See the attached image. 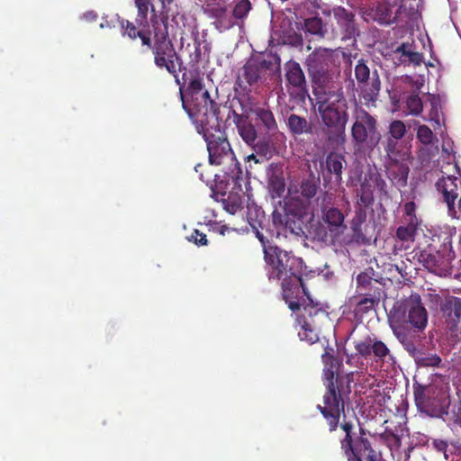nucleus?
Listing matches in <instances>:
<instances>
[{
  "label": "nucleus",
  "mask_w": 461,
  "mask_h": 461,
  "mask_svg": "<svg viewBox=\"0 0 461 461\" xmlns=\"http://www.w3.org/2000/svg\"><path fill=\"white\" fill-rule=\"evenodd\" d=\"M303 321H310L312 324H316L315 318L327 319L328 313L325 310L318 305L309 303L303 308Z\"/></svg>",
  "instance_id": "nucleus-37"
},
{
  "label": "nucleus",
  "mask_w": 461,
  "mask_h": 461,
  "mask_svg": "<svg viewBox=\"0 0 461 461\" xmlns=\"http://www.w3.org/2000/svg\"><path fill=\"white\" fill-rule=\"evenodd\" d=\"M366 220V209L359 202L357 203L354 211V216L351 220L350 225L353 235L359 238L363 235L362 225Z\"/></svg>",
  "instance_id": "nucleus-33"
},
{
  "label": "nucleus",
  "mask_w": 461,
  "mask_h": 461,
  "mask_svg": "<svg viewBox=\"0 0 461 461\" xmlns=\"http://www.w3.org/2000/svg\"><path fill=\"white\" fill-rule=\"evenodd\" d=\"M285 78L294 88L301 92L307 91L305 75L298 62L290 60L285 64Z\"/></svg>",
  "instance_id": "nucleus-24"
},
{
  "label": "nucleus",
  "mask_w": 461,
  "mask_h": 461,
  "mask_svg": "<svg viewBox=\"0 0 461 461\" xmlns=\"http://www.w3.org/2000/svg\"><path fill=\"white\" fill-rule=\"evenodd\" d=\"M417 138L421 143L429 145L433 142L434 134L429 127L427 125H420L417 131Z\"/></svg>",
  "instance_id": "nucleus-49"
},
{
  "label": "nucleus",
  "mask_w": 461,
  "mask_h": 461,
  "mask_svg": "<svg viewBox=\"0 0 461 461\" xmlns=\"http://www.w3.org/2000/svg\"><path fill=\"white\" fill-rule=\"evenodd\" d=\"M333 15L341 31L342 40L353 38L357 31L355 14L342 6H338L333 9Z\"/></svg>",
  "instance_id": "nucleus-19"
},
{
  "label": "nucleus",
  "mask_w": 461,
  "mask_h": 461,
  "mask_svg": "<svg viewBox=\"0 0 461 461\" xmlns=\"http://www.w3.org/2000/svg\"><path fill=\"white\" fill-rule=\"evenodd\" d=\"M273 222L276 226H285L286 229H290L293 233H298L302 230L301 225L296 224L294 220L289 219L286 212L283 215L277 210H275L272 213Z\"/></svg>",
  "instance_id": "nucleus-35"
},
{
  "label": "nucleus",
  "mask_w": 461,
  "mask_h": 461,
  "mask_svg": "<svg viewBox=\"0 0 461 461\" xmlns=\"http://www.w3.org/2000/svg\"><path fill=\"white\" fill-rule=\"evenodd\" d=\"M256 119L260 122L267 131H275L277 130V123L273 113L265 107H257L253 111Z\"/></svg>",
  "instance_id": "nucleus-32"
},
{
  "label": "nucleus",
  "mask_w": 461,
  "mask_h": 461,
  "mask_svg": "<svg viewBox=\"0 0 461 461\" xmlns=\"http://www.w3.org/2000/svg\"><path fill=\"white\" fill-rule=\"evenodd\" d=\"M367 19L376 22L380 25H390L396 21L393 14L392 6L386 2H378L365 12Z\"/></svg>",
  "instance_id": "nucleus-22"
},
{
  "label": "nucleus",
  "mask_w": 461,
  "mask_h": 461,
  "mask_svg": "<svg viewBox=\"0 0 461 461\" xmlns=\"http://www.w3.org/2000/svg\"><path fill=\"white\" fill-rule=\"evenodd\" d=\"M440 311L450 330H457L461 321V298L449 296L440 304Z\"/></svg>",
  "instance_id": "nucleus-18"
},
{
  "label": "nucleus",
  "mask_w": 461,
  "mask_h": 461,
  "mask_svg": "<svg viewBox=\"0 0 461 461\" xmlns=\"http://www.w3.org/2000/svg\"><path fill=\"white\" fill-rule=\"evenodd\" d=\"M411 50L409 49V43H402L399 47H397L395 52L400 53L402 56L405 57Z\"/></svg>",
  "instance_id": "nucleus-63"
},
{
  "label": "nucleus",
  "mask_w": 461,
  "mask_h": 461,
  "mask_svg": "<svg viewBox=\"0 0 461 461\" xmlns=\"http://www.w3.org/2000/svg\"><path fill=\"white\" fill-rule=\"evenodd\" d=\"M194 48L202 49L203 55L209 56L211 51V43L207 41V32H203L202 35H199L198 32H193Z\"/></svg>",
  "instance_id": "nucleus-47"
},
{
  "label": "nucleus",
  "mask_w": 461,
  "mask_h": 461,
  "mask_svg": "<svg viewBox=\"0 0 461 461\" xmlns=\"http://www.w3.org/2000/svg\"><path fill=\"white\" fill-rule=\"evenodd\" d=\"M419 366L438 367L441 364V358L437 354L420 352L415 359Z\"/></svg>",
  "instance_id": "nucleus-39"
},
{
  "label": "nucleus",
  "mask_w": 461,
  "mask_h": 461,
  "mask_svg": "<svg viewBox=\"0 0 461 461\" xmlns=\"http://www.w3.org/2000/svg\"><path fill=\"white\" fill-rule=\"evenodd\" d=\"M314 231H315L314 238L318 239L319 240H322V241H324L326 240L328 233H327L326 229L323 226H321V225L318 226Z\"/></svg>",
  "instance_id": "nucleus-59"
},
{
  "label": "nucleus",
  "mask_w": 461,
  "mask_h": 461,
  "mask_svg": "<svg viewBox=\"0 0 461 461\" xmlns=\"http://www.w3.org/2000/svg\"><path fill=\"white\" fill-rule=\"evenodd\" d=\"M354 348L357 353L364 358L373 357L377 363H384L389 360L394 362V357L389 348L375 336L368 335L363 339L356 340Z\"/></svg>",
  "instance_id": "nucleus-16"
},
{
  "label": "nucleus",
  "mask_w": 461,
  "mask_h": 461,
  "mask_svg": "<svg viewBox=\"0 0 461 461\" xmlns=\"http://www.w3.org/2000/svg\"><path fill=\"white\" fill-rule=\"evenodd\" d=\"M455 258L452 243L448 237L446 238L441 249L435 252L423 251L420 255V261L429 272L442 275L451 269V263Z\"/></svg>",
  "instance_id": "nucleus-14"
},
{
  "label": "nucleus",
  "mask_w": 461,
  "mask_h": 461,
  "mask_svg": "<svg viewBox=\"0 0 461 461\" xmlns=\"http://www.w3.org/2000/svg\"><path fill=\"white\" fill-rule=\"evenodd\" d=\"M389 321L410 324L422 331L428 323V313L419 294H411L402 303H396L389 313Z\"/></svg>",
  "instance_id": "nucleus-10"
},
{
  "label": "nucleus",
  "mask_w": 461,
  "mask_h": 461,
  "mask_svg": "<svg viewBox=\"0 0 461 461\" xmlns=\"http://www.w3.org/2000/svg\"><path fill=\"white\" fill-rule=\"evenodd\" d=\"M284 210L289 219L303 221L309 213V205L300 198L292 197L285 202Z\"/></svg>",
  "instance_id": "nucleus-28"
},
{
  "label": "nucleus",
  "mask_w": 461,
  "mask_h": 461,
  "mask_svg": "<svg viewBox=\"0 0 461 461\" xmlns=\"http://www.w3.org/2000/svg\"><path fill=\"white\" fill-rule=\"evenodd\" d=\"M263 252L268 280L280 284L282 294L286 300L291 294L299 293L300 288L306 294L302 278L303 261L301 258L276 245L264 246Z\"/></svg>",
  "instance_id": "nucleus-2"
},
{
  "label": "nucleus",
  "mask_w": 461,
  "mask_h": 461,
  "mask_svg": "<svg viewBox=\"0 0 461 461\" xmlns=\"http://www.w3.org/2000/svg\"><path fill=\"white\" fill-rule=\"evenodd\" d=\"M331 202L332 194H329L327 191H321L316 199V204L323 214V221L328 224L329 230L332 236L337 238L344 233L347 230V225L344 223L345 216L339 209L335 207L329 208Z\"/></svg>",
  "instance_id": "nucleus-15"
},
{
  "label": "nucleus",
  "mask_w": 461,
  "mask_h": 461,
  "mask_svg": "<svg viewBox=\"0 0 461 461\" xmlns=\"http://www.w3.org/2000/svg\"><path fill=\"white\" fill-rule=\"evenodd\" d=\"M332 351V348H326L321 356L324 364L322 378L326 392L323 395V405H317L330 433L339 428L340 415L344 413L346 402L349 400L351 393L350 376L339 374L341 363L334 357Z\"/></svg>",
  "instance_id": "nucleus-1"
},
{
  "label": "nucleus",
  "mask_w": 461,
  "mask_h": 461,
  "mask_svg": "<svg viewBox=\"0 0 461 461\" xmlns=\"http://www.w3.org/2000/svg\"><path fill=\"white\" fill-rule=\"evenodd\" d=\"M402 221L404 224H406L417 230L420 229V227L421 226V223H422V220L418 214L402 217Z\"/></svg>",
  "instance_id": "nucleus-52"
},
{
  "label": "nucleus",
  "mask_w": 461,
  "mask_h": 461,
  "mask_svg": "<svg viewBox=\"0 0 461 461\" xmlns=\"http://www.w3.org/2000/svg\"><path fill=\"white\" fill-rule=\"evenodd\" d=\"M404 348L408 351V353L416 359V357L420 354V350H418L414 345V343L410 340L403 345Z\"/></svg>",
  "instance_id": "nucleus-58"
},
{
  "label": "nucleus",
  "mask_w": 461,
  "mask_h": 461,
  "mask_svg": "<svg viewBox=\"0 0 461 461\" xmlns=\"http://www.w3.org/2000/svg\"><path fill=\"white\" fill-rule=\"evenodd\" d=\"M315 107L325 127L327 140L334 147L346 142V126L348 122V104L341 90H329L316 94Z\"/></svg>",
  "instance_id": "nucleus-4"
},
{
  "label": "nucleus",
  "mask_w": 461,
  "mask_h": 461,
  "mask_svg": "<svg viewBox=\"0 0 461 461\" xmlns=\"http://www.w3.org/2000/svg\"><path fill=\"white\" fill-rule=\"evenodd\" d=\"M371 277L366 273H360L357 276V287L366 288L369 285H371Z\"/></svg>",
  "instance_id": "nucleus-55"
},
{
  "label": "nucleus",
  "mask_w": 461,
  "mask_h": 461,
  "mask_svg": "<svg viewBox=\"0 0 461 461\" xmlns=\"http://www.w3.org/2000/svg\"><path fill=\"white\" fill-rule=\"evenodd\" d=\"M162 23L163 31L155 27V41L150 48L154 56V64L159 69H165L172 75L176 78V82L180 85L178 71L182 68L183 61L169 39L167 23L164 21Z\"/></svg>",
  "instance_id": "nucleus-8"
},
{
  "label": "nucleus",
  "mask_w": 461,
  "mask_h": 461,
  "mask_svg": "<svg viewBox=\"0 0 461 461\" xmlns=\"http://www.w3.org/2000/svg\"><path fill=\"white\" fill-rule=\"evenodd\" d=\"M373 194H367L366 193H361L357 203H360L365 208L370 203Z\"/></svg>",
  "instance_id": "nucleus-60"
},
{
  "label": "nucleus",
  "mask_w": 461,
  "mask_h": 461,
  "mask_svg": "<svg viewBox=\"0 0 461 461\" xmlns=\"http://www.w3.org/2000/svg\"><path fill=\"white\" fill-rule=\"evenodd\" d=\"M409 59V61L413 63L414 65H420L422 62V54L416 52V51H411L406 56Z\"/></svg>",
  "instance_id": "nucleus-57"
},
{
  "label": "nucleus",
  "mask_w": 461,
  "mask_h": 461,
  "mask_svg": "<svg viewBox=\"0 0 461 461\" xmlns=\"http://www.w3.org/2000/svg\"><path fill=\"white\" fill-rule=\"evenodd\" d=\"M411 164H385L386 176L396 188L401 189L407 185Z\"/></svg>",
  "instance_id": "nucleus-23"
},
{
  "label": "nucleus",
  "mask_w": 461,
  "mask_h": 461,
  "mask_svg": "<svg viewBox=\"0 0 461 461\" xmlns=\"http://www.w3.org/2000/svg\"><path fill=\"white\" fill-rule=\"evenodd\" d=\"M372 176H375V183L377 187V189L381 193L386 194V183L385 181L381 177L379 174H370V179H372Z\"/></svg>",
  "instance_id": "nucleus-56"
},
{
  "label": "nucleus",
  "mask_w": 461,
  "mask_h": 461,
  "mask_svg": "<svg viewBox=\"0 0 461 461\" xmlns=\"http://www.w3.org/2000/svg\"><path fill=\"white\" fill-rule=\"evenodd\" d=\"M339 427L345 432L340 439V448L348 461H384L380 452H376L366 436L364 429H360L359 435L353 437L354 425L344 418Z\"/></svg>",
  "instance_id": "nucleus-7"
},
{
  "label": "nucleus",
  "mask_w": 461,
  "mask_h": 461,
  "mask_svg": "<svg viewBox=\"0 0 461 461\" xmlns=\"http://www.w3.org/2000/svg\"><path fill=\"white\" fill-rule=\"evenodd\" d=\"M417 214V205L413 201H410L403 205L402 217L411 216Z\"/></svg>",
  "instance_id": "nucleus-54"
},
{
  "label": "nucleus",
  "mask_w": 461,
  "mask_h": 461,
  "mask_svg": "<svg viewBox=\"0 0 461 461\" xmlns=\"http://www.w3.org/2000/svg\"><path fill=\"white\" fill-rule=\"evenodd\" d=\"M230 179L228 178V181ZM233 184V189H237L236 191H231L227 194L226 198H222V205L223 208L230 212V214H235L237 212L241 211L243 209V195L244 191L242 190V186L240 181L243 180L242 176L235 181L230 179Z\"/></svg>",
  "instance_id": "nucleus-25"
},
{
  "label": "nucleus",
  "mask_w": 461,
  "mask_h": 461,
  "mask_svg": "<svg viewBox=\"0 0 461 461\" xmlns=\"http://www.w3.org/2000/svg\"><path fill=\"white\" fill-rule=\"evenodd\" d=\"M285 38H286V40H285L286 43L293 47L299 48V47H302L303 44V38L301 33L293 32L287 34L285 36Z\"/></svg>",
  "instance_id": "nucleus-50"
},
{
  "label": "nucleus",
  "mask_w": 461,
  "mask_h": 461,
  "mask_svg": "<svg viewBox=\"0 0 461 461\" xmlns=\"http://www.w3.org/2000/svg\"><path fill=\"white\" fill-rule=\"evenodd\" d=\"M350 133L354 148L358 150L372 151L381 140L376 117L359 105L353 112Z\"/></svg>",
  "instance_id": "nucleus-6"
},
{
  "label": "nucleus",
  "mask_w": 461,
  "mask_h": 461,
  "mask_svg": "<svg viewBox=\"0 0 461 461\" xmlns=\"http://www.w3.org/2000/svg\"><path fill=\"white\" fill-rule=\"evenodd\" d=\"M406 126L403 122L400 120H393L388 127V133L390 137L387 140H399L402 139L406 134Z\"/></svg>",
  "instance_id": "nucleus-41"
},
{
  "label": "nucleus",
  "mask_w": 461,
  "mask_h": 461,
  "mask_svg": "<svg viewBox=\"0 0 461 461\" xmlns=\"http://www.w3.org/2000/svg\"><path fill=\"white\" fill-rule=\"evenodd\" d=\"M135 5L138 8V14L136 18L137 23L140 24V26L143 25L144 27H148V12L149 6H152L149 0H134Z\"/></svg>",
  "instance_id": "nucleus-40"
},
{
  "label": "nucleus",
  "mask_w": 461,
  "mask_h": 461,
  "mask_svg": "<svg viewBox=\"0 0 461 461\" xmlns=\"http://www.w3.org/2000/svg\"><path fill=\"white\" fill-rule=\"evenodd\" d=\"M300 189L303 198L307 200L313 198L320 189V178L311 175L302 181Z\"/></svg>",
  "instance_id": "nucleus-34"
},
{
  "label": "nucleus",
  "mask_w": 461,
  "mask_h": 461,
  "mask_svg": "<svg viewBox=\"0 0 461 461\" xmlns=\"http://www.w3.org/2000/svg\"><path fill=\"white\" fill-rule=\"evenodd\" d=\"M285 185L282 167L272 165L268 174V188L272 198L282 197L285 191Z\"/></svg>",
  "instance_id": "nucleus-27"
},
{
  "label": "nucleus",
  "mask_w": 461,
  "mask_h": 461,
  "mask_svg": "<svg viewBox=\"0 0 461 461\" xmlns=\"http://www.w3.org/2000/svg\"><path fill=\"white\" fill-rule=\"evenodd\" d=\"M384 151L386 154L385 164L412 162L411 150L402 147V145L396 140H386Z\"/></svg>",
  "instance_id": "nucleus-21"
},
{
  "label": "nucleus",
  "mask_w": 461,
  "mask_h": 461,
  "mask_svg": "<svg viewBox=\"0 0 461 461\" xmlns=\"http://www.w3.org/2000/svg\"><path fill=\"white\" fill-rule=\"evenodd\" d=\"M390 326L393 331V334L396 336V338L399 339V341L404 345L406 342L410 341L411 339L408 338V335L404 329V324L402 322H394L392 321H389Z\"/></svg>",
  "instance_id": "nucleus-48"
},
{
  "label": "nucleus",
  "mask_w": 461,
  "mask_h": 461,
  "mask_svg": "<svg viewBox=\"0 0 461 461\" xmlns=\"http://www.w3.org/2000/svg\"><path fill=\"white\" fill-rule=\"evenodd\" d=\"M203 53V50L202 49L194 48V51L189 54V63L191 66H196L200 63Z\"/></svg>",
  "instance_id": "nucleus-53"
},
{
  "label": "nucleus",
  "mask_w": 461,
  "mask_h": 461,
  "mask_svg": "<svg viewBox=\"0 0 461 461\" xmlns=\"http://www.w3.org/2000/svg\"><path fill=\"white\" fill-rule=\"evenodd\" d=\"M217 2L218 1L204 3L203 5V12L210 18L219 20L225 16L227 13V7L224 5H220Z\"/></svg>",
  "instance_id": "nucleus-38"
},
{
  "label": "nucleus",
  "mask_w": 461,
  "mask_h": 461,
  "mask_svg": "<svg viewBox=\"0 0 461 461\" xmlns=\"http://www.w3.org/2000/svg\"><path fill=\"white\" fill-rule=\"evenodd\" d=\"M187 240L191 242H194L197 246H204L207 245L208 242L206 235L203 232H200L198 230H194L187 238Z\"/></svg>",
  "instance_id": "nucleus-51"
},
{
  "label": "nucleus",
  "mask_w": 461,
  "mask_h": 461,
  "mask_svg": "<svg viewBox=\"0 0 461 461\" xmlns=\"http://www.w3.org/2000/svg\"><path fill=\"white\" fill-rule=\"evenodd\" d=\"M406 106L412 115H419L423 110V104L418 94H411L406 99Z\"/></svg>",
  "instance_id": "nucleus-43"
},
{
  "label": "nucleus",
  "mask_w": 461,
  "mask_h": 461,
  "mask_svg": "<svg viewBox=\"0 0 461 461\" xmlns=\"http://www.w3.org/2000/svg\"><path fill=\"white\" fill-rule=\"evenodd\" d=\"M254 152L263 158H268L271 156V148L269 142L265 139H258L254 144L249 145Z\"/></svg>",
  "instance_id": "nucleus-44"
},
{
  "label": "nucleus",
  "mask_w": 461,
  "mask_h": 461,
  "mask_svg": "<svg viewBox=\"0 0 461 461\" xmlns=\"http://www.w3.org/2000/svg\"><path fill=\"white\" fill-rule=\"evenodd\" d=\"M138 25L140 24L138 23ZM120 26L123 36H128L131 40L140 38L142 45L151 48V38L149 29H146L143 25L137 27L132 22L124 19L120 21Z\"/></svg>",
  "instance_id": "nucleus-26"
},
{
  "label": "nucleus",
  "mask_w": 461,
  "mask_h": 461,
  "mask_svg": "<svg viewBox=\"0 0 461 461\" xmlns=\"http://www.w3.org/2000/svg\"><path fill=\"white\" fill-rule=\"evenodd\" d=\"M433 445L440 452H445L447 448V443L444 440H434Z\"/></svg>",
  "instance_id": "nucleus-64"
},
{
  "label": "nucleus",
  "mask_w": 461,
  "mask_h": 461,
  "mask_svg": "<svg viewBox=\"0 0 461 461\" xmlns=\"http://www.w3.org/2000/svg\"><path fill=\"white\" fill-rule=\"evenodd\" d=\"M301 340H304L309 344H313L319 339L317 324H312L310 321H303L301 330L298 332Z\"/></svg>",
  "instance_id": "nucleus-36"
},
{
  "label": "nucleus",
  "mask_w": 461,
  "mask_h": 461,
  "mask_svg": "<svg viewBox=\"0 0 461 461\" xmlns=\"http://www.w3.org/2000/svg\"><path fill=\"white\" fill-rule=\"evenodd\" d=\"M287 127L290 132L294 135L312 134L313 126L305 117L292 113L287 117Z\"/></svg>",
  "instance_id": "nucleus-29"
},
{
  "label": "nucleus",
  "mask_w": 461,
  "mask_h": 461,
  "mask_svg": "<svg viewBox=\"0 0 461 461\" xmlns=\"http://www.w3.org/2000/svg\"><path fill=\"white\" fill-rule=\"evenodd\" d=\"M378 303L379 297L366 295L357 302V311L361 313H366L370 310L374 309Z\"/></svg>",
  "instance_id": "nucleus-46"
},
{
  "label": "nucleus",
  "mask_w": 461,
  "mask_h": 461,
  "mask_svg": "<svg viewBox=\"0 0 461 461\" xmlns=\"http://www.w3.org/2000/svg\"><path fill=\"white\" fill-rule=\"evenodd\" d=\"M298 294V293H296L295 294ZM294 294H291V295L287 298V300H286L284 296H283V298H284V300L285 301V303H288V307H289L292 311L295 312V311H297V310H299V309H300V303H299L298 302H296V301H292V300H290V299L294 296Z\"/></svg>",
  "instance_id": "nucleus-61"
},
{
  "label": "nucleus",
  "mask_w": 461,
  "mask_h": 461,
  "mask_svg": "<svg viewBox=\"0 0 461 461\" xmlns=\"http://www.w3.org/2000/svg\"><path fill=\"white\" fill-rule=\"evenodd\" d=\"M417 232V230L403 223V225H401L396 229L395 235L399 240L406 242L413 241L415 240Z\"/></svg>",
  "instance_id": "nucleus-45"
},
{
  "label": "nucleus",
  "mask_w": 461,
  "mask_h": 461,
  "mask_svg": "<svg viewBox=\"0 0 461 461\" xmlns=\"http://www.w3.org/2000/svg\"><path fill=\"white\" fill-rule=\"evenodd\" d=\"M252 8L249 0H240L232 10V16L237 20L245 19Z\"/></svg>",
  "instance_id": "nucleus-42"
},
{
  "label": "nucleus",
  "mask_w": 461,
  "mask_h": 461,
  "mask_svg": "<svg viewBox=\"0 0 461 461\" xmlns=\"http://www.w3.org/2000/svg\"><path fill=\"white\" fill-rule=\"evenodd\" d=\"M345 156L336 152H330L326 157V168L330 174L334 175L335 181L340 183L342 173L346 168Z\"/></svg>",
  "instance_id": "nucleus-30"
},
{
  "label": "nucleus",
  "mask_w": 461,
  "mask_h": 461,
  "mask_svg": "<svg viewBox=\"0 0 461 461\" xmlns=\"http://www.w3.org/2000/svg\"><path fill=\"white\" fill-rule=\"evenodd\" d=\"M203 88V78L200 77L191 79L185 93L183 86H180L182 106L194 123L203 122L204 119L213 118L220 113V104Z\"/></svg>",
  "instance_id": "nucleus-5"
},
{
  "label": "nucleus",
  "mask_w": 461,
  "mask_h": 461,
  "mask_svg": "<svg viewBox=\"0 0 461 461\" xmlns=\"http://www.w3.org/2000/svg\"><path fill=\"white\" fill-rule=\"evenodd\" d=\"M203 122L194 123L196 131L202 134L209 153L211 165L228 167L223 169L229 179L239 180L243 176L240 164L237 160L224 131H221L219 115L204 119Z\"/></svg>",
  "instance_id": "nucleus-3"
},
{
  "label": "nucleus",
  "mask_w": 461,
  "mask_h": 461,
  "mask_svg": "<svg viewBox=\"0 0 461 461\" xmlns=\"http://www.w3.org/2000/svg\"><path fill=\"white\" fill-rule=\"evenodd\" d=\"M269 62L259 58L249 59L240 71L236 84L242 87L245 82L249 86L256 85L268 69Z\"/></svg>",
  "instance_id": "nucleus-17"
},
{
  "label": "nucleus",
  "mask_w": 461,
  "mask_h": 461,
  "mask_svg": "<svg viewBox=\"0 0 461 461\" xmlns=\"http://www.w3.org/2000/svg\"><path fill=\"white\" fill-rule=\"evenodd\" d=\"M302 27L307 36L310 35L317 41L324 39L328 32L322 19L319 16L305 19Z\"/></svg>",
  "instance_id": "nucleus-31"
},
{
  "label": "nucleus",
  "mask_w": 461,
  "mask_h": 461,
  "mask_svg": "<svg viewBox=\"0 0 461 461\" xmlns=\"http://www.w3.org/2000/svg\"><path fill=\"white\" fill-rule=\"evenodd\" d=\"M414 401L418 410L430 417H438L446 412L448 401L442 389L434 384H413Z\"/></svg>",
  "instance_id": "nucleus-11"
},
{
  "label": "nucleus",
  "mask_w": 461,
  "mask_h": 461,
  "mask_svg": "<svg viewBox=\"0 0 461 461\" xmlns=\"http://www.w3.org/2000/svg\"><path fill=\"white\" fill-rule=\"evenodd\" d=\"M335 51L320 47L307 56L304 65L313 85L322 87L332 80L337 61Z\"/></svg>",
  "instance_id": "nucleus-9"
},
{
  "label": "nucleus",
  "mask_w": 461,
  "mask_h": 461,
  "mask_svg": "<svg viewBox=\"0 0 461 461\" xmlns=\"http://www.w3.org/2000/svg\"><path fill=\"white\" fill-rule=\"evenodd\" d=\"M354 74L360 95L366 103L375 102L381 90V80L377 69L371 71L366 61L360 59L355 66Z\"/></svg>",
  "instance_id": "nucleus-12"
},
{
  "label": "nucleus",
  "mask_w": 461,
  "mask_h": 461,
  "mask_svg": "<svg viewBox=\"0 0 461 461\" xmlns=\"http://www.w3.org/2000/svg\"><path fill=\"white\" fill-rule=\"evenodd\" d=\"M360 191L361 193H366L367 194H373V191L371 189V185L368 183V180L366 179V176L365 177V180L361 182L360 184Z\"/></svg>",
  "instance_id": "nucleus-62"
},
{
  "label": "nucleus",
  "mask_w": 461,
  "mask_h": 461,
  "mask_svg": "<svg viewBox=\"0 0 461 461\" xmlns=\"http://www.w3.org/2000/svg\"><path fill=\"white\" fill-rule=\"evenodd\" d=\"M233 122L241 140L248 145H252L258 140V131L248 114L237 113L231 110Z\"/></svg>",
  "instance_id": "nucleus-20"
},
{
  "label": "nucleus",
  "mask_w": 461,
  "mask_h": 461,
  "mask_svg": "<svg viewBox=\"0 0 461 461\" xmlns=\"http://www.w3.org/2000/svg\"><path fill=\"white\" fill-rule=\"evenodd\" d=\"M436 188L447 207V214L453 219L461 218V178L442 176L436 183Z\"/></svg>",
  "instance_id": "nucleus-13"
}]
</instances>
